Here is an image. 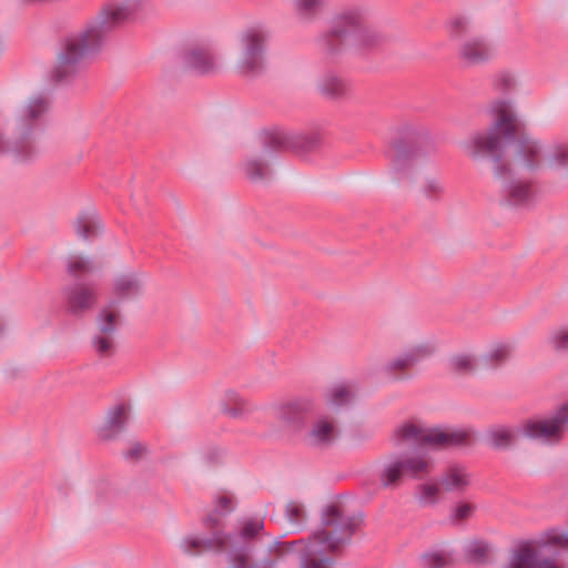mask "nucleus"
Wrapping results in <instances>:
<instances>
[{"label": "nucleus", "mask_w": 568, "mask_h": 568, "mask_svg": "<svg viewBox=\"0 0 568 568\" xmlns=\"http://www.w3.org/2000/svg\"><path fill=\"white\" fill-rule=\"evenodd\" d=\"M313 407V402L310 398L300 397L275 406L274 416L284 426L298 430Z\"/></svg>", "instance_id": "a211bd4d"}, {"label": "nucleus", "mask_w": 568, "mask_h": 568, "mask_svg": "<svg viewBox=\"0 0 568 568\" xmlns=\"http://www.w3.org/2000/svg\"><path fill=\"white\" fill-rule=\"evenodd\" d=\"M186 67L199 73H209L214 70V59L207 48L193 47L184 54Z\"/></svg>", "instance_id": "a878e982"}, {"label": "nucleus", "mask_w": 568, "mask_h": 568, "mask_svg": "<svg viewBox=\"0 0 568 568\" xmlns=\"http://www.w3.org/2000/svg\"><path fill=\"white\" fill-rule=\"evenodd\" d=\"M514 349L513 342L495 343L483 355V361L490 367H499L510 359Z\"/></svg>", "instance_id": "7c9ffc66"}, {"label": "nucleus", "mask_w": 568, "mask_h": 568, "mask_svg": "<svg viewBox=\"0 0 568 568\" xmlns=\"http://www.w3.org/2000/svg\"><path fill=\"white\" fill-rule=\"evenodd\" d=\"M420 192L427 200L438 201L444 194V186L439 180L427 178L420 186Z\"/></svg>", "instance_id": "ea45409f"}, {"label": "nucleus", "mask_w": 568, "mask_h": 568, "mask_svg": "<svg viewBox=\"0 0 568 568\" xmlns=\"http://www.w3.org/2000/svg\"><path fill=\"white\" fill-rule=\"evenodd\" d=\"M270 31L262 26L252 27L240 36L237 72L248 79L262 75L267 69L266 48Z\"/></svg>", "instance_id": "9d476101"}, {"label": "nucleus", "mask_w": 568, "mask_h": 568, "mask_svg": "<svg viewBox=\"0 0 568 568\" xmlns=\"http://www.w3.org/2000/svg\"><path fill=\"white\" fill-rule=\"evenodd\" d=\"M495 54V44L484 36L466 37L458 48V58L468 67L487 63Z\"/></svg>", "instance_id": "2eb2a0df"}, {"label": "nucleus", "mask_w": 568, "mask_h": 568, "mask_svg": "<svg viewBox=\"0 0 568 568\" xmlns=\"http://www.w3.org/2000/svg\"><path fill=\"white\" fill-rule=\"evenodd\" d=\"M100 48L91 42L82 27L61 39L50 77L57 82H67L74 79L83 69L89 54L97 53Z\"/></svg>", "instance_id": "6e6552de"}, {"label": "nucleus", "mask_w": 568, "mask_h": 568, "mask_svg": "<svg viewBox=\"0 0 568 568\" xmlns=\"http://www.w3.org/2000/svg\"><path fill=\"white\" fill-rule=\"evenodd\" d=\"M286 518L294 531H300L305 524L306 513L302 504L297 501H290L285 506Z\"/></svg>", "instance_id": "e433bc0d"}, {"label": "nucleus", "mask_w": 568, "mask_h": 568, "mask_svg": "<svg viewBox=\"0 0 568 568\" xmlns=\"http://www.w3.org/2000/svg\"><path fill=\"white\" fill-rule=\"evenodd\" d=\"M490 83L496 92L507 94L516 89L517 78L514 72L501 70L491 77Z\"/></svg>", "instance_id": "72a5a7b5"}, {"label": "nucleus", "mask_w": 568, "mask_h": 568, "mask_svg": "<svg viewBox=\"0 0 568 568\" xmlns=\"http://www.w3.org/2000/svg\"><path fill=\"white\" fill-rule=\"evenodd\" d=\"M568 430V402L547 418L529 419L521 425L523 437L541 443H556Z\"/></svg>", "instance_id": "ddd939ff"}, {"label": "nucleus", "mask_w": 568, "mask_h": 568, "mask_svg": "<svg viewBox=\"0 0 568 568\" xmlns=\"http://www.w3.org/2000/svg\"><path fill=\"white\" fill-rule=\"evenodd\" d=\"M507 568H560L552 560L542 557L529 544L519 546L510 557Z\"/></svg>", "instance_id": "412c9836"}, {"label": "nucleus", "mask_w": 568, "mask_h": 568, "mask_svg": "<svg viewBox=\"0 0 568 568\" xmlns=\"http://www.w3.org/2000/svg\"><path fill=\"white\" fill-rule=\"evenodd\" d=\"M322 142L323 133L318 129L306 132L265 131L258 135L260 149L243 161L242 170L253 184H266L273 178L270 165L271 152L291 151L306 154L316 151Z\"/></svg>", "instance_id": "423d86ee"}, {"label": "nucleus", "mask_w": 568, "mask_h": 568, "mask_svg": "<svg viewBox=\"0 0 568 568\" xmlns=\"http://www.w3.org/2000/svg\"><path fill=\"white\" fill-rule=\"evenodd\" d=\"M490 112L494 116L491 124L463 141L460 143L463 151L474 160L494 161L495 172L500 178L504 171L523 174L545 170L547 145L528 135L519 139L513 159L501 164L505 149L518 133L521 123L510 100H494L490 103Z\"/></svg>", "instance_id": "f03ea898"}, {"label": "nucleus", "mask_w": 568, "mask_h": 568, "mask_svg": "<svg viewBox=\"0 0 568 568\" xmlns=\"http://www.w3.org/2000/svg\"><path fill=\"white\" fill-rule=\"evenodd\" d=\"M443 491L439 481L422 484L417 488L416 498L420 505L430 506L439 500L440 493Z\"/></svg>", "instance_id": "c9c22d12"}, {"label": "nucleus", "mask_w": 568, "mask_h": 568, "mask_svg": "<svg viewBox=\"0 0 568 568\" xmlns=\"http://www.w3.org/2000/svg\"><path fill=\"white\" fill-rule=\"evenodd\" d=\"M509 176L503 181V201L510 206H527L535 200L536 192L531 181L506 171Z\"/></svg>", "instance_id": "f3484780"}, {"label": "nucleus", "mask_w": 568, "mask_h": 568, "mask_svg": "<svg viewBox=\"0 0 568 568\" xmlns=\"http://www.w3.org/2000/svg\"><path fill=\"white\" fill-rule=\"evenodd\" d=\"M423 565L426 568H443L450 562V557L445 554L434 552L424 555Z\"/></svg>", "instance_id": "a18cd8bd"}, {"label": "nucleus", "mask_w": 568, "mask_h": 568, "mask_svg": "<svg viewBox=\"0 0 568 568\" xmlns=\"http://www.w3.org/2000/svg\"><path fill=\"white\" fill-rule=\"evenodd\" d=\"M475 508L476 507L473 504L462 503L455 508L454 514L452 515V519L454 521L466 520L473 516Z\"/></svg>", "instance_id": "49530a36"}, {"label": "nucleus", "mask_w": 568, "mask_h": 568, "mask_svg": "<svg viewBox=\"0 0 568 568\" xmlns=\"http://www.w3.org/2000/svg\"><path fill=\"white\" fill-rule=\"evenodd\" d=\"M67 271L71 276L81 277L93 271V264L87 256L74 255L70 257Z\"/></svg>", "instance_id": "58836bf2"}, {"label": "nucleus", "mask_w": 568, "mask_h": 568, "mask_svg": "<svg viewBox=\"0 0 568 568\" xmlns=\"http://www.w3.org/2000/svg\"><path fill=\"white\" fill-rule=\"evenodd\" d=\"M120 324V307L110 301L97 317V331L91 339L92 348L100 358L111 357L115 353V335Z\"/></svg>", "instance_id": "f8f14e48"}, {"label": "nucleus", "mask_w": 568, "mask_h": 568, "mask_svg": "<svg viewBox=\"0 0 568 568\" xmlns=\"http://www.w3.org/2000/svg\"><path fill=\"white\" fill-rule=\"evenodd\" d=\"M146 275L139 270H126L118 273L112 280L114 302L132 301L142 296Z\"/></svg>", "instance_id": "dca6fc26"}, {"label": "nucleus", "mask_w": 568, "mask_h": 568, "mask_svg": "<svg viewBox=\"0 0 568 568\" xmlns=\"http://www.w3.org/2000/svg\"><path fill=\"white\" fill-rule=\"evenodd\" d=\"M263 529V520L245 519L236 536H230L221 530L212 531L210 538L187 536L181 539L179 548L191 556L209 550L229 549V568H245L252 554L251 541L258 537Z\"/></svg>", "instance_id": "0eeeda50"}, {"label": "nucleus", "mask_w": 568, "mask_h": 568, "mask_svg": "<svg viewBox=\"0 0 568 568\" xmlns=\"http://www.w3.org/2000/svg\"><path fill=\"white\" fill-rule=\"evenodd\" d=\"M67 308L72 314H82L97 302V293L91 284L75 283L64 288Z\"/></svg>", "instance_id": "6ab92c4d"}, {"label": "nucleus", "mask_w": 568, "mask_h": 568, "mask_svg": "<svg viewBox=\"0 0 568 568\" xmlns=\"http://www.w3.org/2000/svg\"><path fill=\"white\" fill-rule=\"evenodd\" d=\"M414 366L412 358L405 352L387 361L383 366V374L393 382L410 378L408 369Z\"/></svg>", "instance_id": "bb28decb"}, {"label": "nucleus", "mask_w": 568, "mask_h": 568, "mask_svg": "<svg viewBox=\"0 0 568 568\" xmlns=\"http://www.w3.org/2000/svg\"><path fill=\"white\" fill-rule=\"evenodd\" d=\"M402 140L393 144V169L406 172L416 169L422 160L435 152V144L428 133L410 124L400 130Z\"/></svg>", "instance_id": "1a4fd4ad"}, {"label": "nucleus", "mask_w": 568, "mask_h": 568, "mask_svg": "<svg viewBox=\"0 0 568 568\" xmlns=\"http://www.w3.org/2000/svg\"><path fill=\"white\" fill-rule=\"evenodd\" d=\"M341 434L339 424L329 413L317 415L303 435L302 442L313 449H327L335 444Z\"/></svg>", "instance_id": "4468645a"}, {"label": "nucleus", "mask_w": 568, "mask_h": 568, "mask_svg": "<svg viewBox=\"0 0 568 568\" xmlns=\"http://www.w3.org/2000/svg\"><path fill=\"white\" fill-rule=\"evenodd\" d=\"M477 356L473 352H457L447 359V368L459 375H469L476 372Z\"/></svg>", "instance_id": "c756f323"}, {"label": "nucleus", "mask_w": 568, "mask_h": 568, "mask_svg": "<svg viewBox=\"0 0 568 568\" xmlns=\"http://www.w3.org/2000/svg\"><path fill=\"white\" fill-rule=\"evenodd\" d=\"M549 170L560 179L568 176V143L554 142L546 146L545 170Z\"/></svg>", "instance_id": "b1692460"}, {"label": "nucleus", "mask_w": 568, "mask_h": 568, "mask_svg": "<svg viewBox=\"0 0 568 568\" xmlns=\"http://www.w3.org/2000/svg\"><path fill=\"white\" fill-rule=\"evenodd\" d=\"M470 478L465 466L453 464L440 474L438 481L443 491L463 494L470 485Z\"/></svg>", "instance_id": "4be33fe9"}, {"label": "nucleus", "mask_w": 568, "mask_h": 568, "mask_svg": "<svg viewBox=\"0 0 568 568\" xmlns=\"http://www.w3.org/2000/svg\"><path fill=\"white\" fill-rule=\"evenodd\" d=\"M489 552V545L484 541H473L466 549L469 561L481 564L485 562Z\"/></svg>", "instance_id": "a19ab883"}, {"label": "nucleus", "mask_w": 568, "mask_h": 568, "mask_svg": "<svg viewBox=\"0 0 568 568\" xmlns=\"http://www.w3.org/2000/svg\"><path fill=\"white\" fill-rule=\"evenodd\" d=\"M355 392L347 384H337L331 387L325 394V403L332 412L346 407L353 403Z\"/></svg>", "instance_id": "cd10ccee"}, {"label": "nucleus", "mask_w": 568, "mask_h": 568, "mask_svg": "<svg viewBox=\"0 0 568 568\" xmlns=\"http://www.w3.org/2000/svg\"><path fill=\"white\" fill-rule=\"evenodd\" d=\"M3 49H4V47H3V42H2V40L0 39V55L2 54Z\"/></svg>", "instance_id": "09e8293b"}, {"label": "nucleus", "mask_w": 568, "mask_h": 568, "mask_svg": "<svg viewBox=\"0 0 568 568\" xmlns=\"http://www.w3.org/2000/svg\"><path fill=\"white\" fill-rule=\"evenodd\" d=\"M523 437L520 427L495 426L487 430L486 443L495 449H508Z\"/></svg>", "instance_id": "393cba45"}, {"label": "nucleus", "mask_w": 568, "mask_h": 568, "mask_svg": "<svg viewBox=\"0 0 568 568\" xmlns=\"http://www.w3.org/2000/svg\"><path fill=\"white\" fill-rule=\"evenodd\" d=\"M552 544L560 546L562 548H568V534H557L551 538Z\"/></svg>", "instance_id": "de8ad7c7"}, {"label": "nucleus", "mask_w": 568, "mask_h": 568, "mask_svg": "<svg viewBox=\"0 0 568 568\" xmlns=\"http://www.w3.org/2000/svg\"><path fill=\"white\" fill-rule=\"evenodd\" d=\"M133 11L130 0L106 2L82 26V29L91 38V42L97 43L101 49L106 36L122 26Z\"/></svg>", "instance_id": "9b49d317"}, {"label": "nucleus", "mask_w": 568, "mask_h": 568, "mask_svg": "<svg viewBox=\"0 0 568 568\" xmlns=\"http://www.w3.org/2000/svg\"><path fill=\"white\" fill-rule=\"evenodd\" d=\"M548 342L555 351L568 352V329L559 328L554 331L549 335Z\"/></svg>", "instance_id": "c03bdc74"}, {"label": "nucleus", "mask_w": 568, "mask_h": 568, "mask_svg": "<svg viewBox=\"0 0 568 568\" xmlns=\"http://www.w3.org/2000/svg\"><path fill=\"white\" fill-rule=\"evenodd\" d=\"M233 510L232 499L230 496L223 495L216 499V508L204 519V525L213 531L219 530L220 517Z\"/></svg>", "instance_id": "473e14b6"}, {"label": "nucleus", "mask_w": 568, "mask_h": 568, "mask_svg": "<svg viewBox=\"0 0 568 568\" xmlns=\"http://www.w3.org/2000/svg\"><path fill=\"white\" fill-rule=\"evenodd\" d=\"M149 453V448L141 442H131L129 447L123 450V458L131 463H138L144 458Z\"/></svg>", "instance_id": "37998d69"}, {"label": "nucleus", "mask_w": 568, "mask_h": 568, "mask_svg": "<svg viewBox=\"0 0 568 568\" xmlns=\"http://www.w3.org/2000/svg\"><path fill=\"white\" fill-rule=\"evenodd\" d=\"M317 91L331 100H344L351 97L352 85L335 73H325L316 82Z\"/></svg>", "instance_id": "5701e85b"}, {"label": "nucleus", "mask_w": 568, "mask_h": 568, "mask_svg": "<svg viewBox=\"0 0 568 568\" xmlns=\"http://www.w3.org/2000/svg\"><path fill=\"white\" fill-rule=\"evenodd\" d=\"M75 233L83 241L98 236L102 226L99 217L93 213H81L75 221Z\"/></svg>", "instance_id": "2f4dec72"}, {"label": "nucleus", "mask_w": 568, "mask_h": 568, "mask_svg": "<svg viewBox=\"0 0 568 568\" xmlns=\"http://www.w3.org/2000/svg\"><path fill=\"white\" fill-rule=\"evenodd\" d=\"M51 109L48 94L38 92L24 99L7 122L6 132H0V154L16 162L33 159L38 152L34 143L36 129Z\"/></svg>", "instance_id": "39448f33"}, {"label": "nucleus", "mask_w": 568, "mask_h": 568, "mask_svg": "<svg viewBox=\"0 0 568 568\" xmlns=\"http://www.w3.org/2000/svg\"><path fill=\"white\" fill-rule=\"evenodd\" d=\"M325 0H294L300 17L307 21L314 20L322 11Z\"/></svg>", "instance_id": "4c0bfd02"}, {"label": "nucleus", "mask_w": 568, "mask_h": 568, "mask_svg": "<svg viewBox=\"0 0 568 568\" xmlns=\"http://www.w3.org/2000/svg\"><path fill=\"white\" fill-rule=\"evenodd\" d=\"M131 408L126 404H120L109 409L103 424L98 428V436L103 440L115 438L129 422Z\"/></svg>", "instance_id": "aec40b11"}, {"label": "nucleus", "mask_w": 568, "mask_h": 568, "mask_svg": "<svg viewBox=\"0 0 568 568\" xmlns=\"http://www.w3.org/2000/svg\"><path fill=\"white\" fill-rule=\"evenodd\" d=\"M390 439L397 448L408 444H417L418 447L392 453L381 462L376 476L384 489L398 488L406 477L415 480L426 478L435 469V460L423 447L466 446L473 440V430L453 426L428 427L419 419H409L394 428Z\"/></svg>", "instance_id": "f257e3e1"}, {"label": "nucleus", "mask_w": 568, "mask_h": 568, "mask_svg": "<svg viewBox=\"0 0 568 568\" xmlns=\"http://www.w3.org/2000/svg\"><path fill=\"white\" fill-rule=\"evenodd\" d=\"M437 351L436 341L430 338L422 341L417 344L412 345L409 348L404 351L406 355L412 358L413 364H417L419 361L432 356Z\"/></svg>", "instance_id": "f704fd0d"}, {"label": "nucleus", "mask_w": 568, "mask_h": 568, "mask_svg": "<svg viewBox=\"0 0 568 568\" xmlns=\"http://www.w3.org/2000/svg\"><path fill=\"white\" fill-rule=\"evenodd\" d=\"M221 410L232 417L240 418L251 412L250 404L236 390L226 389L224 402L221 404Z\"/></svg>", "instance_id": "c85d7f7f"}, {"label": "nucleus", "mask_w": 568, "mask_h": 568, "mask_svg": "<svg viewBox=\"0 0 568 568\" xmlns=\"http://www.w3.org/2000/svg\"><path fill=\"white\" fill-rule=\"evenodd\" d=\"M361 521L359 515H351L338 505H328L323 509L320 528L310 538L291 544H278L276 557L262 560V566L272 568L280 552H292L298 556L300 568H328L332 560L324 557L323 551H336L348 542Z\"/></svg>", "instance_id": "7ed1b4c3"}, {"label": "nucleus", "mask_w": 568, "mask_h": 568, "mask_svg": "<svg viewBox=\"0 0 568 568\" xmlns=\"http://www.w3.org/2000/svg\"><path fill=\"white\" fill-rule=\"evenodd\" d=\"M473 28L471 21L467 17H454L448 22V30L453 38H459L468 33Z\"/></svg>", "instance_id": "79ce46f5"}, {"label": "nucleus", "mask_w": 568, "mask_h": 568, "mask_svg": "<svg viewBox=\"0 0 568 568\" xmlns=\"http://www.w3.org/2000/svg\"><path fill=\"white\" fill-rule=\"evenodd\" d=\"M384 39L371 21L368 11L354 7L342 10L331 19L327 29L317 38V45L324 55L335 58L346 50L375 49Z\"/></svg>", "instance_id": "20e7f679"}]
</instances>
